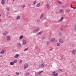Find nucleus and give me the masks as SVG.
<instances>
[{"label":"nucleus","mask_w":76,"mask_h":76,"mask_svg":"<svg viewBox=\"0 0 76 76\" xmlns=\"http://www.w3.org/2000/svg\"><path fill=\"white\" fill-rule=\"evenodd\" d=\"M74 9H76V7L74 8Z\"/></svg>","instance_id":"43"},{"label":"nucleus","mask_w":76,"mask_h":76,"mask_svg":"<svg viewBox=\"0 0 76 76\" xmlns=\"http://www.w3.org/2000/svg\"><path fill=\"white\" fill-rule=\"evenodd\" d=\"M26 43V42L25 40H23V45H25Z\"/></svg>","instance_id":"14"},{"label":"nucleus","mask_w":76,"mask_h":76,"mask_svg":"<svg viewBox=\"0 0 76 76\" xmlns=\"http://www.w3.org/2000/svg\"><path fill=\"white\" fill-rule=\"evenodd\" d=\"M25 75V76H28V75H29V73L28 72H26Z\"/></svg>","instance_id":"17"},{"label":"nucleus","mask_w":76,"mask_h":76,"mask_svg":"<svg viewBox=\"0 0 76 76\" xmlns=\"http://www.w3.org/2000/svg\"><path fill=\"white\" fill-rule=\"evenodd\" d=\"M1 16V14H0V16Z\"/></svg>","instance_id":"46"},{"label":"nucleus","mask_w":76,"mask_h":76,"mask_svg":"<svg viewBox=\"0 0 76 76\" xmlns=\"http://www.w3.org/2000/svg\"><path fill=\"white\" fill-rule=\"evenodd\" d=\"M43 16H44V14L42 13L40 15V19H42L43 18Z\"/></svg>","instance_id":"10"},{"label":"nucleus","mask_w":76,"mask_h":76,"mask_svg":"<svg viewBox=\"0 0 76 76\" xmlns=\"http://www.w3.org/2000/svg\"><path fill=\"white\" fill-rule=\"evenodd\" d=\"M75 30L76 31V27H75Z\"/></svg>","instance_id":"40"},{"label":"nucleus","mask_w":76,"mask_h":76,"mask_svg":"<svg viewBox=\"0 0 76 76\" xmlns=\"http://www.w3.org/2000/svg\"><path fill=\"white\" fill-rule=\"evenodd\" d=\"M63 19V17H61V19L59 20V22H60V21H61V20H62Z\"/></svg>","instance_id":"19"},{"label":"nucleus","mask_w":76,"mask_h":76,"mask_svg":"<svg viewBox=\"0 0 76 76\" xmlns=\"http://www.w3.org/2000/svg\"><path fill=\"white\" fill-rule=\"evenodd\" d=\"M16 62H17V60H15L14 61H13V63L14 64V63H16Z\"/></svg>","instance_id":"28"},{"label":"nucleus","mask_w":76,"mask_h":76,"mask_svg":"<svg viewBox=\"0 0 76 76\" xmlns=\"http://www.w3.org/2000/svg\"><path fill=\"white\" fill-rule=\"evenodd\" d=\"M1 3L3 5L4 4V0H1Z\"/></svg>","instance_id":"13"},{"label":"nucleus","mask_w":76,"mask_h":76,"mask_svg":"<svg viewBox=\"0 0 76 76\" xmlns=\"http://www.w3.org/2000/svg\"><path fill=\"white\" fill-rule=\"evenodd\" d=\"M72 53L73 54H75V53H76V50H73Z\"/></svg>","instance_id":"11"},{"label":"nucleus","mask_w":76,"mask_h":76,"mask_svg":"<svg viewBox=\"0 0 76 76\" xmlns=\"http://www.w3.org/2000/svg\"><path fill=\"white\" fill-rule=\"evenodd\" d=\"M28 67V64H26L24 65V69H26Z\"/></svg>","instance_id":"3"},{"label":"nucleus","mask_w":76,"mask_h":76,"mask_svg":"<svg viewBox=\"0 0 76 76\" xmlns=\"http://www.w3.org/2000/svg\"><path fill=\"white\" fill-rule=\"evenodd\" d=\"M58 3L59 4H62V3L60 1H58Z\"/></svg>","instance_id":"20"},{"label":"nucleus","mask_w":76,"mask_h":76,"mask_svg":"<svg viewBox=\"0 0 76 76\" xmlns=\"http://www.w3.org/2000/svg\"><path fill=\"white\" fill-rule=\"evenodd\" d=\"M17 45L18 47H22V45L20 44V43H18Z\"/></svg>","instance_id":"12"},{"label":"nucleus","mask_w":76,"mask_h":76,"mask_svg":"<svg viewBox=\"0 0 76 76\" xmlns=\"http://www.w3.org/2000/svg\"><path fill=\"white\" fill-rule=\"evenodd\" d=\"M6 10L7 11H9V10H10L9 8L8 7H7Z\"/></svg>","instance_id":"26"},{"label":"nucleus","mask_w":76,"mask_h":76,"mask_svg":"<svg viewBox=\"0 0 76 76\" xmlns=\"http://www.w3.org/2000/svg\"><path fill=\"white\" fill-rule=\"evenodd\" d=\"M68 6V4H65V6L66 7H67Z\"/></svg>","instance_id":"32"},{"label":"nucleus","mask_w":76,"mask_h":76,"mask_svg":"<svg viewBox=\"0 0 76 76\" xmlns=\"http://www.w3.org/2000/svg\"><path fill=\"white\" fill-rule=\"evenodd\" d=\"M4 50H3L1 51L0 52V54H4Z\"/></svg>","instance_id":"9"},{"label":"nucleus","mask_w":76,"mask_h":76,"mask_svg":"<svg viewBox=\"0 0 76 76\" xmlns=\"http://www.w3.org/2000/svg\"><path fill=\"white\" fill-rule=\"evenodd\" d=\"M36 76H38V75H36Z\"/></svg>","instance_id":"44"},{"label":"nucleus","mask_w":76,"mask_h":76,"mask_svg":"<svg viewBox=\"0 0 76 76\" xmlns=\"http://www.w3.org/2000/svg\"><path fill=\"white\" fill-rule=\"evenodd\" d=\"M23 36H21L20 37V39H22L23 38Z\"/></svg>","instance_id":"21"},{"label":"nucleus","mask_w":76,"mask_h":76,"mask_svg":"<svg viewBox=\"0 0 76 76\" xmlns=\"http://www.w3.org/2000/svg\"><path fill=\"white\" fill-rule=\"evenodd\" d=\"M15 58H18L19 57V55L18 54H16L15 56H14Z\"/></svg>","instance_id":"15"},{"label":"nucleus","mask_w":76,"mask_h":76,"mask_svg":"<svg viewBox=\"0 0 76 76\" xmlns=\"http://www.w3.org/2000/svg\"><path fill=\"white\" fill-rule=\"evenodd\" d=\"M15 0H13V1H15Z\"/></svg>","instance_id":"47"},{"label":"nucleus","mask_w":76,"mask_h":76,"mask_svg":"<svg viewBox=\"0 0 76 76\" xmlns=\"http://www.w3.org/2000/svg\"><path fill=\"white\" fill-rule=\"evenodd\" d=\"M39 30V28H38L37 29L35 30L34 31V33H36L37 32H38V31Z\"/></svg>","instance_id":"2"},{"label":"nucleus","mask_w":76,"mask_h":76,"mask_svg":"<svg viewBox=\"0 0 76 76\" xmlns=\"http://www.w3.org/2000/svg\"><path fill=\"white\" fill-rule=\"evenodd\" d=\"M69 12H70V10H69Z\"/></svg>","instance_id":"48"},{"label":"nucleus","mask_w":76,"mask_h":76,"mask_svg":"<svg viewBox=\"0 0 76 76\" xmlns=\"http://www.w3.org/2000/svg\"><path fill=\"white\" fill-rule=\"evenodd\" d=\"M46 7L47 8V9H50V7H51V6H50V5H49L48 4H46Z\"/></svg>","instance_id":"5"},{"label":"nucleus","mask_w":76,"mask_h":76,"mask_svg":"<svg viewBox=\"0 0 76 76\" xmlns=\"http://www.w3.org/2000/svg\"><path fill=\"white\" fill-rule=\"evenodd\" d=\"M36 3V1H34V4H35V3Z\"/></svg>","instance_id":"35"},{"label":"nucleus","mask_w":76,"mask_h":76,"mask_svg":"<svg viewBox=\"0 0 76 76\" xmlns=\"http://www.w3.org/2000/svg\"><path fill=\"white\" fill-rule=\"evenodd\" d=\"M76 23H75V28H76Z\"/></svg>","instance_id":"38"},{"label":"nucleus","mask_w":76,"mask_h":76,"mask_svg":"<svg viewBox=\"0 0 76 76\" xmlns=\"http://www.w3.org/2000/svg\"><path fill=\"white\" fill-rule=\"evenodd\" d=\"M53 75H53V76H54V75H55V73H56V72H53Z\"/></svg>","instance_id":"30"},{"label":"nucleus","mask_w":76,"mask_h":76,"mask_svg":"<svg viewBox=\"0 0 76 76\" xmlns=\"http://www.w3.org/2000/svg\"><path fill=\"white\" fill-rule=\"evenodd\" d=\"M50 41L52 42H54L56 41V39L54 38H52L50 39Z\"/></svg>","instance_id":"8"},{"label":"nucleus","mask_w":76,"mask_h":76,"mask_svg":"<svg viewBox=\"0 0 76 76\" xmlns=\"http://www.w3.org/2000/svg\"><path fill=\"white\" fill-rule=\"evenodd\" d=\"M10 39H11L10 37V36H7V41H9L10 40Z\"/></svg>","instance_id":"7"},{"label":"nucleus","mask_w":76,"mask_h":76,"mask_svg":"<svg viewBox=\"0 0 76 76\" xmlns=\"http://www.w3.org/2000/svg\"><path fill=\"white\" fill-rule=\"evenodd\" d=\"M28 50V49H25V51H27V50Z\"/></svg>","instance_id":"41"},{"label":"nucleus","mask_w":76,"mask_h":76,"mask_svg":"<svg viewBox=\"0 0 76 76\" xmlns=\"http://www.w3.org/2000/svg\"><path fill=\"white\" fill-rule=\"evenodd\" d=\"M8 34V32L7 31H5L3 34V35H4V36H6Z\"/></svg>","instance_id":"4"},{"label":"nucleus","mask_w":76,"mask_h":76,"mask_svg":"<svg viewBox=\"0 0 76 76\" xmlns=\"http://www.w3.org/2000/svg\"><path fill=\"white\" fill-rule=\"evenodd\" d=\"M39 21H40V20L39 19L37 20V22H39Z\"/></svg>","instance_id":"36"},{"label":"nucleus","mask_w":76,"mask_h":76,"mask_svg":"<svg viewBox=\"0 0 76 76\" xmlns=\"http://www.w3.org/2000/svg\"><path fill=\"white\" fill-rule=\"evenodd\" d=\"M40 6V4L39 3L37 5V7H39Z\"/></svg>","instance_id":"23"},{"label":"nucleus","mask_w":76,"mask_h":76,"mask_svg":"<svg viewBox=\"0 0 76 76\" xmlns=\"http://www.w3.org/2000/svg\"><path fill=\"white\" fill-rule=\"evenodd\" d=\"M59 42L60 43H61V44H63V42H64L61 39H59Z\"/></svg>","instance_id":"6"},{"label":"nucleus","mask_w":76,"mask_h":76,"mask_svg":"<svg viewBox=\"0 0 76 76\" xmlns=\"http://www.w3.org/2000/svg\"><path fill=\"white\" fill-rule=\"evenodd\" d=\"M20 19V16H18L17 18V20Z\"/></svg>","instance_id":"22"},{"label":"nucleus","mask_w":76,"mask_h":76,"mask_svg":"<svg viewBox=\"0 0 76 76\" xmlns=\"http://www.w3.org/2000/svg\"><path fill=\"white\" fill-rule=\"evenodd\" d=\"M3 57V56L2 55L0 56V57Z\"/></svg>","instance_id":"39"},{"label":"nucleus","mask_w":76,"mask_h":76,"mask_svg":"<svg viewBox=\"0 0 76 76\" xmlns=\"http://www.w3.org/2000/svg\"><path fill=\"white\" fill-rule=\"evenodd\" d=\"M44 66H45V65L44 64H42L40 66V67H44Z\"/></svg>","instance_id":"16"},{"label":"nucleus","mask_w":76,"mask_h":76,"mask_svg":"<svg viewBox=\"0 0 76 76\" xmlns=\"http://www.w3.org/2000/svg\"><path fill=\"white\" fill-rule=\"evenodd\" d=\"M57 46H60V43L58 42L57 43Z\"/></svg>","instance_id":"25"},{"label":"nucleus","mask_w":76,"mask_h":76,"mask_svg":"<svg viewBox=\"0 0 76 76\" xmlns=\"http://www.w3.org/2000/svg\"><path fill=\"white\" fill-rule=\"evenodd\" d=\"M43 72V71H41V72H39L38 73L39 75H41V73Z\"/></svg>","instance_id":"18"},{"label":"nucleus","mask_w":76,"mask_h":76,"mask_svg":"<svg viewBox=\"0 0 76 76\" xmlns=\"http://www.w3.org/2000/svg\"><path fill=\"white\" fill-rule=\"evenodd\" d=\"M48 42L47 43V45H48Z\"/></svg>","instance_id":"42"},{"label":"nucleus","mask_w":76,"mask_h":76,"mask_svg":"<svg viewBox=\"0 0 76 76\" xmlns=\"http://www.w3.org/2000/svg\"><path fill=\"white\" fill-rule=\"evenodd\" d=\"M19 63H20V64H21L22 63V60H20V61L19 62Z\"/></svg>","instance_id":"29"},{"label":"nucleus","mask_w":76,"mask_h":76,"mask_svg":"<svg viewBox=\"0 0 76 76\" xmlns=\"http://www.w3.org/2000/svg\"><path fill=\"white\" fill-rule=\"evenodd\" d=\"M58 75V74L57 73H56L54 75V76H57Z\"/></svg>","instance_id":"31"},{"label":"nucleus","mask_w":76,"mask_h":76,"mask_svg":"<svg viewBox=\"0 0 76 76\" xmlns=\"http://www.w3.org/2000/svg\"><path fill=\"white\" fill-rule=\"evenodd\" d=\"M70 7H72V8H73V7H72V4L70 5Z\"/></svg>","instance_id":"37"},{"label":"nucleus","mask_w":76,"mask_h":76,"mask_svg":"<svg viewBox=\"0 0 76 76\" xmlns=\"http://www.w3.org/2000/svg\"><path fill=\"white\" fill-rule=\"evenodd\" d=\"M41 32H39L38 34V35H41Z\"/></svg>","instance_id":"33"},{"label":"nucleus","mask_w":76,"mask_h":76,"mask_svg":"<svg viewBox=\"0 0 76 76\" xmlns=\"http://www.w3.org/2000/svg\"><path fill=\"white\" fill-rule=\"evenodd\" d=\"M25 4H24L23 5V8H24L25 7Z\"/></svg>","instance_id":"34"},{"label":"nucleus","mask_w":76,"mask_h":76,"mask_svg":"<svg viewBox=\"0 0 76 76\" xmlns=\"http://www.w3.org/2000/svg\"><path fill=\"white\" fill-rule=\"evenodd\" d=\"M13 64H14V63H13V62H11L10 63V65H13Z\"/></svg>","instance_id":"24"},{"label":"nucleus","mask_w":76,"mask_h":76,"mask_svg":"<svg viewBox=\"0 0 76 76\" xmlns=\"http://www.w3.org/2000/svg\"><path fill=\"white\" fill-rule=\"evenodd\" d=\"M59 12V13H64V10L62 9H61Z\"/></svg>","instance_id":"1"},{"label":"nucleus","mask_w":76,"mask_h":76,"mask_svg":"<svg viewBox=\"0 0 76 76\" xmlns=\"http://www.w3.org/2000/svg\"><path fill=\"white\" fill-rule=\"evenodd\" d=\"M7 1H9V0H7Z\"/></svg>","instance_id":"45"},{"label":"nucleus","mask_w":76,"mask_h":76,"mask_svg":"<svg viewBox=\"0 0 76 76\" xmlns=\"http://www.w3.org/2000/svg\"><path fill=\"white\" fill-rule=\"evenodd\" d=\"M15 74H16V75H19V73L18 72H16L15 73Z\"/></svg>","instance_id":"27"}]
</instances>
